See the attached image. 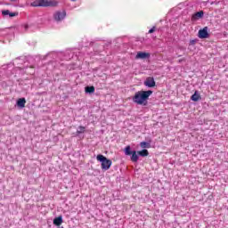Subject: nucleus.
Instances as JSON below:
<instances>
[{"label":"nucleus","mask_w":228,"mask_h":228,"mask_svg":"<svg viewBox=\"0 0 228 228\" xmlns=\"http://www.w3.org/2000/svg\"><path fill=\"white\" fill-rule=\"evenodd\" d=\"M125 154L126 156H131V154H133V151H131V146H126L125 148Z\"/></svg>","instance_id":"f3484780"},{"label":"nucleus","mask_w":228,"mask_h":228,"mask_svg":"<svg viewBox=\"0 0 228 228\" xmlns=\"http://www.w3.org/2000/svg\"><path fill=\"white\" fill-rule=\"evenodd\" d=\"M154 31H156V27H152V28L149 30V33H150V34H152V33H154Z\"/></svg>","instance_id":"412c9836"},{"label":"nucleus","mask_w":228,"mask_h":228,"mask_svg":"<svg viewBox=\"0 0 228 228\" xmlns=\"http://www.w3.org/2000/svg\"><path fill=\"white\" fill-rule=\"evenodd\" d=\"M131 161L133 163H137L138 162V153L136 151H132L131 153Z\"/></svg>","instance_id":"ddd939ff"},{"label":"nucleus","mask_w":228,"mask_h":228,"mask_svg":"<svg viewBox=\"0 0 228 228\" xmlns=\"http://www.w3.org/2000/svg\"><path fill=\"white\" fill-rule=\"evenodd\" d=\"M11 1H12V2H13V1H15V0H11Z\"/></svg>","instance_id":"393cba45"},{"label":"nucleus","mask_w":228,"mask_h":228,"mask_svg":"<svg viewBox=\"0 0 228 228\" xmlns=\"http://www.w3.org/2000/svg\"><path fill=\"white\" fill-rule=\"evenodd\" d=\"M86 128L85 126H79L78 130L77 131V134H82V133H85Z\"/></svg>","instance_id":"a211bd4d"},{"label":"nucleus","mask_w":228,"mask_h":228,"mask_svg":"<svg viewBox=\"0 0 228 228\" xmlns=\"http://www.w3.org/2000/svg\"><path fill=\"white\" fill-rule=\"evenodd\" d=\"M19 15V12H9V17H17Z\"/></svg>","instance_id":"aec40b11"},{"label":"nucleus","mask_w":228,"mask_h":228,"mask_svg":"<svg viewBox=\"0 0 228 228\" xmlns=\"http://www.w3.org/2000/svg\"><path fill=\"white\" fill-rule=\"evenodd\" d=\"M204 18V11H200L194 14H192L191 20L192 22H195L197 20H199V19H203Z\"/></svg>","instance_id":"423d86ee"},{"label":"nucleus","mask_w":228,"mask_h":228,"mask_svg":"<svg viewBox=\"0 0 228 228\" xmlns=\"http://www.w3.org/2000/svg\"><path fill=\"white\" fill-rule=\"evenodd\" d=\"M97 161H101L102 163V170H110L111 168L112 162L108 158L104 157V155H97Z\"/></svg>","instance_id":"f03ea898"},{"label":"nucleus","mask_w":228,"mask_h":228,"mask_svg":"<svg viewBox=\"0 0 228 228\" xmlns=\"http://www.w3.org/2000/svg\"><path fill=\"white\" fill-rule=\"evenodd\" d=\"M137 154L139 156H142V158H147V156H149V151L146 149H143L142 151H137Z\"/></svg>","instance_id":"4468645a"},{"label":"nucleus","mask_w":228,"mask_h":228,"mask_svg":"<svg viewBox=\"0 0 228 228\" xmlns=\"http://www.w3.org/2000/svg\"><path fill=\"white\" fill-rule=\"evenodd\" d=\"M2 15H4V16L10 15V10L2 11Z\"/></svg>","instance_id":"6ab92c4d"},{"label":"nucleus","mask_w":228,"mask_h":228,"mask_svg":"<svg viewBox=\"0 0 228 228\" xmlns=\"http://www.w3.org/2000/svg\"><path fill=\"white\" fill-rule=\"evenodd\" d=\"M144 86H148V88H154V86H156V81H154V77H147L144 81Z\"/></svg>","instance_id":"39448f33"},{"label":"nucleus","mask_w":228,"mask_h":228,"mask_svg":"<svg viewBox=\"0 0 228 228\" xmlns=\"http://www.w3.org/2000/svg\"><path fill=\"white\" fill-rule=\"evenodd\" d=\"M151 95H152L151 90L139 91L134 94L132 99L135 104H139L140 106H147V104H149V102L147 101H149V97H151Z\"/></svg>","instance_id":"f257e3e1"},{"label":"nucleus","mask_w":228,"mask_h":228,"mask_svg":"<svg viewBox=\"0 0 228 228\" xmlns=\"http://www.w3.org/2000/svg\"><path fill=\"white\" fill-rule=\"evenodd\" d=\"M63 224V217L61 216H59L58 217H55L53 219V225H56L57 227H60Z\"/></svg>","instance_id":"9b49d317"},{"label":"nucleus","mask_w":228,"mask_h":228,"mask_svg":"<svg viewBox=\"0 0 228 228\" xmlns=\"http://www.w3.org/2000/svg\"><path fill=\"white\" fill-rule=\"evenodd\" d=\"M147 58H151V53L145 52H139L135 56V60H146Z\"/></svg>","instance_id":"0eeeda50"},{"label":"nucleus","mask_w":228,"mask_h":228,"mask_svg":"<svg viewBox=\"0 0 228 228\" xmlns=\"http://www.w3.org/2000/svg\"><path fill=\"white\" fill-rule=\"evenodd\" d=\"M17 106H19V108H26V98L18 99Z\"/></svg>","instance_id":"f8f14e48"},{"label":"nucleus","mask_w":228,"mask_h":228,"mask_svg":"<svg viewBox=\"0 0 228 228\" xmlns=\"http://www.w3.org/2000/svg\"><path fill=\"white\" fill-rule=\"evenodd\" d=\"M59 2L57 0H46V3L44 5V8L47 7H56L58 6Z\"/></svg>","instance_id":"6e6552de"},{"label":"nucleus","mask_w":228,"mask_h":228,"mask_svg":"<svg viewBox=\"0 0 228 228\" xmlns=\"http://www.w3.org/2000/svg\"><path fill=\"white\" fill-rule=\"evenodd\" d=\"M183 61H186V59H180V60L178 61L179 63H181V62H183Z\"/></svg>","instance_id":"4be33fe9"},{"label":"nucleus","mask_w":228,"mask_h":228,"mask_svg":"<svg viewBox=\"0 0 228 228\" xmlns=\"http://www.w3.org/2000/svg\"><path fill=\"white\" fill-rule=\"evenodd\" d=\"M85 92L86 94H94V92H95V87L94 86H86Z\"/></svg>","instance_id":"2eb2a0df"},{"label":"nucleus","mask_w":228,"mask_h":228,"mask_svg":"<svg viewBox=\"0 0 228 228\" xmlns=\"http://www.w3.org/2000/svg\"><path fill=\"white\" fill-rule=\"evenodd\" d=\"M25 29H28V24L24 25Z\"/></svg>","instance_id":"5701e85b"},{"label":"nucleus","mask_w":228,"mask_h":228,"mask_svg":"<svg viewBox=\"0 0 228 228\" xmlns=\"http://www.w3.org/2000/svg\"><path fill=\"white\" fill-rule=\"evenodd\" d=\"M140 147L142 149H151V143L147 142H142L140 143Z\"/></svg>","instance_id":"dca6fc26"},{"label":"nucleus","mask_w":228,"mask_h":228,"mask_svg":"<svg viewBox=\"0 0 228 228\" xmlns=\"http://www.w3.org/2000/svg\"><path fill=\"white\" fill-rule=\"evenodd\" d=\"M67 17V12L65 11L62 12H56L53 14V18L57 22H60L61 20H63Z\"/></svg>","instance_id":"7ed1b4c3"},{"label":"nucleus","mask_w":228,"mask_h":228,"mask_svg":"<svg viewBox=\"0 0 228 228\" xmlns=\"http://www.w3.org/2000/svg\"><path fill=\"white\" fill-rule=\"evenodd\" d=\"M47 3V0H36L31 4V6L37 7V6H45Z\"/></svg>","instance_id":"1a4fd4ad"},{"label":"nucleus","mask_w":228,"mask_h":228,"mask_svg":"<svg viewBox=\"0 0 228 228\" xmlns=\"http://www.w3.org/2000/svg\"><path fill=\"white\" fill-rule=\"evenodd\" d=\"M191 45L195 44V40H191Z\"/></svg>","instance_id":"b1692460"},{"label":"nucleus","mask_w":228,"mask_h":228,"mask_svg":"<svg viewBox=\"0 0 228 228\" xmlns=\"http://www.w3.org/2000/svg\"><path fill=\"white\" fill-rule=\"evenodd\" d=\"M202 97L200 96V94H199V91H195L194 94L191 96V101H193V102H197L200 101Z\"/></svg>","instance_id":"9d476101"},{"label":"nucleus","mask_w":228,"mask_h":228,"mask_svg":"<svg viewBox=\"0 0 228 228\" xmlns=\"http://www.w3.org/2000/svg\"><path fill=\"white\" fill-rule=\"evenodd\" d=\"M199 38H209V33L208 32V27H204L198 32Z\"/></svg>","instance_id":"20e7f679"}]
</instances>
